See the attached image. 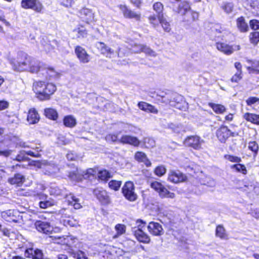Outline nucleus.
Returning <instances> with one entry per match:
<instances>
[{"mask_svg": "<svg viewBox=\"0 0 259 259\" xmlns=\"http://www.w3.org/2000/svg\"><path fill=\"white\" fill-rule=\"evenodd\" d=\"M10 63L14 70L37 73L40 68V62L25 53L18 54L16 60L11 59Z\"/></svg>", "mask_w": 259, "mask_h": 259, "instance_id": "nucleus-1", "label": "nucleus"}, {"mask_svg": "<svg viewBox=\"0 0 259 259\" xmlns=\"http://www.w3.org/2000/svg\"><path fill=\"white\" fill-rule=\"evenodd\" d=\"M56 90L55 84L51 82L36 81L33 84V91L35 93L36 97L41 101L49 100Z\"/></svg>", "mask_w": 259, "mask_h": 259, "instance_id": "nucleus-2", "label": "nucleus"}, {"mask_svg": "<svg viewBox=\"0 0 259 259\" xmlns=\"http://www.w3.org/2000/svg\"><path fill=\"white\" fill-rule=\"evenodd\" d=\"M49 191L51 195L66 198L68 204L73 205L75 209H79L81 207L80 204L78 203V199L71 194H68L66 189H60L58 187L53 186L50 188Z\"/></svg>", "mask_w": 259, "mask_h": 259, "instance_id": "nucleus-3", "label": "nucleus"}, {"mask_svg": "<svg viewBox=\"0 0 259 259\" xmlns=\"http://www.w3.org/2000/svg\"><path fill=\"white\" fill-rule=\"evenodd\" d=\"M98 171V167H95L94 168H89L85 171H82L79 174L78 169L76 167H73V169L69 172L68 177L70 178L77 177L80 176H87L88 177H96L97 176Z\"/></svg>", "mask_w": 259, "mask_h": 259, "instance_id": "nucleus-4", "label": "nucleus"}, {"mask_svg": "<svg viewBox=\"0 0 259 259\" xmlns=\"http://www.w3.org/2000/svg\"><path fill=\"white\" fill-rule=\"evenodd\" d=\"M21 7L25 9H32L40 13L43 9V6L39 0H22Z\"/></svg>", "mask_w": 259, "mask_h": 259, "instance_id": "nucleus-5", "label": "nucleus"}, {"mask_svg": "<svg viewBox=\"0 0 259 259\" xmlns=\"http://www.w3.org/2000/svg\"><path fill=\"white\" fill-rule=\"evenodd\" d=\"M122 193L125 197L131 201H134L137 199V195L134 192V184L131 181L125 183L122 188Z\"/></svg>", "mask_w": 259, "mask_h": 259, "instance_id": "nucleus-6", "label": "nucleus"}, {"mask_svg": "<svg viewBox=\"0 0 259 259\" xmlns=\"http://www.w3.org/2000/svg\"><path fill=\"white\" fill-rule=\"evenodd\" d=\"M93 193L103 205H108L111 203V199L107 192L102 188L95 189L93 191Z\"/></svg>", "mask_w": 259, "mask_h": 259, "instance_id": "nucleus-7", "label": "nucleus"}, {"mask_svg": "<svg viewBox=\"0 0 259 259\" xmlns=\"http://www.w3.org/2000/svg\"><path fill=\"white\" fill-rule=\"evenodd\" d=\"M216 135L221 142L225 143L229 137L235 136V134L232 132L227 126H221L217 131Z\"/></svg>", "mask_w": 259, "mask_h": 259, "instance_id": "nucleus-8", "label": "nucleus"}, {"mask_svg": "<svg viewBox=\"0 0 259 259\" xmlns=\"http://www.w3.org/2000/svg\"><path fill=\"white\" fill-rule=\"evenodd\" d=\"M203 140L197 136H192L187 137L184 141L186 146L190 147L194 149L199 150L201 148Z\"/></svg>", "mask_w": 259, "mask_h": 259, "instance_id": "nucleus-9", "label": "nucleus"}, {"mask_svg": "<svg viewBox=\"0 0 259 259\" xmlns=\"http://www.w3.org/2000/svg\"><path fill=\"white\" fill-rule=\"evenodd\" d=\"M50 238L55 243L68 246L71 245L74 243V240L76 239V238L71 235L65 236H51Z\"/></svg>", "mask_w": 259, "mask_h": 259, "instance_id": "nucleus-10", "label": "nucleus"}, {"mask_svg": "<svg viewBox=\"0 0 259 259\" xmlns=\"http://www.w3.org/2000/svg\"><path fill=\"white\" fill-rule=\"evenodd\" d=\"M118 7L122 12L123 16L125 18L128 19H134L137 21L140 20V13L136 12L129 9L125 5H120L118 6Z\"/></svg>", "mask_w": 259, "mask_h": 259, "instance_id": "nucleus-11", "label": "nucleus"}, {"mask_svg": "<svg viewBox=\"0 0 259 259\" xmlns=\"http://www.w3.org/2000/svg\"><path fill=\"white\" fill-rule=\"evenodd\" d=\"M75 54L80 62L83 64L88 63L90 61V56L86 50L81 46H77L75 49Z\"/></svg>", "mask_w": 259, "mask_h": 259, "instance_id": "nucleus-12", "label": "nucleus"}, {"mask_svg": "<svg viewBox=\"0 0 259 259\" xmlns=\"http://www.w3.org/2000/svg\"><path fill=\"white\" fill-rule=\"evenodd\" d=\"M147 229L149 232L154 236H159L164 234V230L161 225L157 222H150L147 226Z\"/></svg>", "mask_w": 259, "mask_h": 259, "instance_id": "nucleus-13", "label": "nucleus"}, {"mask_svg": "<svg viewBox=\"0 0 259 259\" xmlns=\"http://www.w3.org/2000/svg\"><path fill=\"white\" fill-rule=\"evenodd\" d=\"M79 14L80 18L88 24L95 21L94 13L89 9L82 8Z\"/></svg>", "mask_w": 259, "mask_h": 259, "instance_id": "nucleus-14", "label": "nucleus"}, {"mask_svg": "<svg viewBox=\"0 0 259 259\" xmlns=\"http://www.w3.org/2000/svg\"><path fill=\"white\" fill-rule=\"evenodd\" d=\"M34 225L38 232L45 234L50 233L53 230V228L50 225V223L47 222L37 221L35 222Z\"/></svg>", "mask_w": 259, "mask_h": 259, "instance_id": "nucleus-15", "label": "nucleus"}, {"mask_svg": "<svg viewBox=\"0 0 259 259\" xmlns=\"http://www.w3.org/2000/svg\"><path fill=\"white\" fill-rule=\"evenodd\" d=\"M119 142L124 144H130L134 146H138L140 143L137 138L130 135H123L119 139Z\"/></svg>", "mask_w": 259, "mask_h": 259, "instance_id": "nucleus-16", "label": "nucleus"}, {"mask_svg": "<svg viewBox=\"0 0 259 259\" xmlns=\"http://www.w3.org/2000/svg\"><path fill=\"white\" fill-rule=\"evenodd\" d=\"M39 115L34 108H31L28 111L27 120L29 124H36L39 121Z\"/></svg>", "mask_w": 259, "mask_h": 259, "instance_id": "nucleus-17", "label": "nucleus"}, {"mask_svg": "<svg viewBox=\"0 0 259 259\" xmlns=\"http://www.w3.org/2000/svg\"><path fill=\"white\" fill-rule=\"evenodd\" d=\"M169 103L171 106H175L180 110H185L187 108V105L183 100L182 97L180 96H177L174 98L173 101H170Z\"/></svg>", "mask_w": 259, "mask_h": 259, "instance_id": "nucleus-18", "label": "nucleus"}, {"mask_svg": "<svg viewBox=\"0 0 259 259\" xmlns=\"http://www.w3.org/2000/svg\"><path fill=\"white\" fill-rule=\"evenodd\" d=\"M25 255L26 257L32 259H42L43 257L41 250L38 249L34 250L32 248L28 249L25 252Z\"/></svg>", "mask_w": 259, "mask_h": 259, "instance_id": "nucleus-19", "label": "nucleus"}, {"mask_svg": "<svg viewBox=\"0 0 259 259\" xmlns=\"http://www.w3.org/2000/svg\"><path fill=\"white\" fill-rule=\"evenodd\" d=\"M135 236L137 239L141 242L144 243H149L150 242V238L148 235L140 229H137L135 231Z\"/></svg>", "mask_w": 259, "mask_h": 259, "instance_id": "nucleus-20", "label": "nucleus"}, {"mask_svg": "<svg viewBox=\"0 0 259 259\" xmlns=\"http://www.w3.org/2000/svg\"><path fill=\"white\" fill-rule=\"evenodd\" d=\"M133 51L135 53H140L143 52L146 54L153 57H155L156 56V54L154 51L151 50L150 48L142 45H136L133 49Z\"/></svg>", "mask_w": 259, "mask_h": 259, "instance_id": "nucleus-21", "label": "nucleus"}, {"mask_svg": "<svg viewBox=\"0 0 259 259\" xmlns=\"http://www.w3.org/2000/svg\"><path fill=\"white\" fill-rule=\"evenodd\" d=\"M217 49L226 55H230L234 52L233 46L223 42H217L215 45Z\"/></svg>", "mask_w": 259, "mask_h": 259, "instance_id": "nucleus-22", "label": "nucleus"}, {"mask_svg": "<svg viewBox=\"0 0 259 259\" xmlns=\"http://www.w3.org/2000/svg\"><path fill=\"white\" fill-rule=\"evenodd\" d=\"M98 49L102 54L105 55L107 57L111 58V56L114 54V51L112 49L102 42L98 43Z\"/></svg>", "mask_w": 259, "mask_h": 259, "instance_id": "nucleus-23", "label": "nucleus"}, {"mask_svg": "<svg viewBox=\"0 0 259 259\" xmlns=\"http://www.w3.org/2000/svg\"><path fill=\"white\" fill-rule=\"evenodd\" d=\"M135 158L139 162H143L147 167L151 165L150 161L148 159L146 155L142 152H136L135 155Z\"/></svg>", "mask_w": 259, "mask_h": 259, "instance_id": "nucleus-24", "label": "nucleus"}, {"mask_svg": "<svg viewBox=\"0 0 259 259\" xmlns=\"http://www.w3.org/2000/svg\"><path fill=\"white\" fill-rule=\"evenodd\" d=\"M236 25L237 28L241 32H246L249 30L248 24L243 17H240L237 19Z\"/></svg>", "mask_w": 259, "mask_h": 259, "instance_id": "nucleus-25", "label": "nucleus"}, {"mask_svg": "<svg viewBox=\"0 0 259 259\" xmlns=\"http://www.w3.org/2000/svg\"><path fill=\"white\" fill-rule=\"evenodd\" d=\"M46 78L49 79H55L60 77L61 74L52 67H47L45 69Z\"/></svg>", "mask_w": 259, "mask_h": 259, "instance_id": "nucleus-26", "label": "nucleus"}, {"mask_svg": "<svg viewBox=\"0 0 259 259\" xmlns=\"http://www.w3.org/2000/svg\"><path fill=\"white\" fill-rule=\"evenodd\" d=\"M190 11V6L189 4L186 1H184L179 5L177 12L181 15L183 16L185 15L187 13L189 12Z\"/></svg>", "mask_w": 259, "mask_h": 259, "instance_id": "nucleus-27", "label": "nucleus"}, {"mask_svg": "<svg viewBox=\"0 0 259 259\" xmlns=\"http://www.w3.org/2000/svg\"><path fill=\"white\" fill-rule=\"evenodd\" d=\"M243 118L247 121L253 124H259V115L250 113H246L243 115Z\"/></svg>", "mask_w": 259, "mask_h": 259, "instance_id": "nucleus-28", "label": "nucleus"}, {"mask_svg": "<svg viewBox=\"0 0 259 259\" xmlns=\"http://www.w3.org/2000/svg\"><path fill=\"white\" fill-rule=\"evenodd\" d=\"M64 125L68 127H73L76 124V120L72 115H67L64 117Z\"/></svg>", "mask_w": 259, "mask_h": 259, "instance_id": "nucleus-29", "label": "nucleus"}, {"mask_svg": "<svg viewBox=\"0 0 259 259\" xmlns=\"http://www.w3.org/2000/svg\"><path fill=\"white\" fill-rule=\"evenodd\" d=\"M208 105L217 114H223L226 110V107L221 104L209 103Z\"/></svg>", "mask_w": 259, "mask_h": 259, "instance_id": "nucleus-30", "label": "nucleus"}, {"mask_svg": "<svg viewBox=\"0 0 259 259\" xmlns=\"http://www.w3.org/2000/svg\"><path fill=\"white\" fill-rule=\"evenodd\" d=\"M44 113L45 116L50 119L55 120L58 118V113L56 110L53 108H46L45 109Z\"/></svg>", "mask_w": 259, "mask_h": 259, "instance_id": "nucleus-31", "label": "nucleus"}, {"mask_svg": "<svg viewBox=\"0 0 259 259\" xmlns=\"http://www.w3.org/2000/svg\"><path fill=\"white\" fill-rule=\"evenodd\" d=\"M10 135V138L8 139V142H10L11 144L9 146H11L13 144H15L16 146L19 145L22 147H26L27 146L26 145L25 142L20 141V139L15 136Z\"/></svg>", "mask_w": 259, "mask_h": 259, "instance_id": "nucleus-32", "label": "nucleus"}, {"mask_svg": "<svg viewBox=\"0 0 259 259\" xmlns=\"http://www.w3.org/2000/svg\"><path fill=\"white\" fill-rule=\"evenodd\" d=\"M73 32L76 34L78 38L86 37L88 35V31L82 26H79L78 28L74 29Z\"/></svg>", "mask_w": 259, "mask_h": 259, "instance_id": "nucleus-33", "label": "nucleus"}, {"mask_svg": "<svg viewBox=\"0 0 259 259\" xmlns=\"http://www.w3.org/2000/svg\"><path fill=\"white\" fill-rule=\"evenodd\" d=\"M248 149L251 151L250 156L252 155L255 157L257 154L258 150V144L255 141H251L248 143L247 146Z\"/></svg>", "mask_w": 259, "mask_h": 259, "instance_id": "nucleus-34", "label": "nucleus"}, {"mask_svg": "<svg viewBox=\"0 0 259 259\" xmlns=\"http://www.w3.org/2000/svg\"><path fill=\"white\" fill-rule=\"evenodd\" d=\"M248 62L251 63V67H247V69L249 72H255L259 74V68H256L259 66V61L256 60H248Z\"/></svg>", "mask_w": 259, "mask_h": 259, "instance_id": "nucleus-35", "label": "nucleus"}, {"mask_svg": "<svg viewBox=\"0 0 259 259\" xmlns=\"http://www.w3.org/2000/svg\"><path fill=\"white\" fill-rule=\"evenodd\" d=\"M216 236L221 239H227V235L224 228L222 225H219L217 227L215 230Z\"/></svg>", "mask_w": 259, "mask_h": 259, "instance_id": "nucleus-36", "label": "nucleus"}, {"mask_svg": "<svg viewBox=\"0 0 259 259\" xmlns=\"http://www.w3.org/2000/svg\"><path fill=\"white\" fill-rule=\"evenodd\" d=\"M4 129L0 128V143H3L6 145L7 146H9L10 145V142H8V139L10 138V135H5Z\"/></svg>", "mask_w": 259, "mask_h": 259, "instance_id": "nucleus-37", "label": "nucleus"}, {"mask_svg": "<svg viewBox=\"0 0 259 259\" xmlns=\"http://www.w3.org/2000/svg\"><path fill=\"white\" fill-rule=\"evenodd\" d=\"M163 14L158 15L157 17L155 15H152L149 17V20L150 23L153 25L154 27L158 26L159 23H160V19H163Z\"/></svg>", "mask_w": 259, "mask_h": 259, "instance_id": "nucleus-38", "label": "nucleus"}, {"mask_svg": "<svg viewBox=\"0 0 259 259\" xmlns=\"http://www.w3.org/2000/svg\"><path fill=\"white\" fill-rule=\"evenodd\" d=\"M63 223L65 226H69L73 227H76L79 226L78 222L70 216L67 219H64Z\"/></svg>", "mask_w": 259, "mask_h": 259, "instance_id": "nucleus-39", "label": "nucleus"}, {"mask_svg": "<svg viewBox=\"0 0 259 259\" xmlns=\"http://www.w3.org/2000/svg\"><path fill=\"white\" fill-rule=\"evenodd\" d=\"M159 195L162 198H168L171 199H174L176 196L174 193L168 191L165 188L160 191Z\"/></svg>", "mask_w": 259, "mask_h": 259, "instance_id": "nucleus-40", "label": "nucleus"}, {"mask_svg": "<svg viewBox=\"0 0 259 259\" xmlns=\"http://www.w3.org/2000/svg\"><path fill=\"white\" fill-rule=\"evenodd\" d=\"M159 195L162 198H168L171 199H174L176 196L174 193L168 191L165 188L160 191Z\"/></svg>", "mask_w": 259, "mask_h": 259, "instance_id": "nucleus-41", "label": "nucleus"}, {"mask_svg": "<svg viewBox=\"0 0 259 259\" xmlns=\"http://www.w3.org/2000/svg\"><path fill=\"white\" fill-rule=\"evenodd\" d=\"M55 201L53 199H50L46 201H41L39 203V206L40 208L46 209L48 207L54 206L55 204Z\"/></svg>", "mask_w": 259, "mask_h": 259, "instance_id": "nucleus-42", "label": "nucleus"}, {"mask_svg": "<svg viewBox=\"0 0 259 259\" xmlns=\"http://www.w3.org/2000/svg\"><path fill=\"white\" fill-rule=\"evenodd\" d=\"M121 183V181L112 180L109 182L108 185L110 189L117 191L120 187Z\"/></svg>", "mask_w": 259, "mask_h": 259, "instance_id": "nucleus-43", "label": "nucleus"}, {"mask_svg": "<svg viewBox=\"0 0 259 259\" xmlns=\"http://www.w3.org/2000/svg\"><path fill=\"white\" fill-rule=\"evenodd\" d=\"M98 178H110L112 176L111 175L110 172L106 169H99L98 168V171L97 173Z\"/></svg>", "mask_w": 259, "mask_h": 259, "instance_id": "nucleus-44", "label": "nucleus"}, {"mask_svg": "<svg viewBox=\"0 0 259 259\" xmlns=\"http://www.w3.org/2000/svg\"><path fill=\"white\" fill-rule=\"evenodd\" d=\"M249 39L251 43L256 45L259 42V32H251L249 35Z\"/></svg>", "mask_w": 259, "mask_h": 259, "instance_id": "nucleus-45", "label": "nucleus"}, {"mask_svg": "<svg viewBox=\"0 0 259 259\" xmlns=\"http://www.w3.org/2000/svg\"><path fill=\"white\" fill-rule=\"evenodd\" d=\"M231 168L237 172H241L243 174H246L247 170L245 165L241 164H234L231 166Z\"/></svg>", "mask_w": 259, "mask_h": 259, "instance_id": "nucleus-46", "label": "nucleus"}, {"mask_svg": "<svg viewBox=\"0 0 259 259\" xmlns=\"http://www.w3.org/2000/svg\"><path fill=\"white\" fill-rule=\"evenodd\" d=\"M166 171V168L163 165H159L154 169L155 174L158 177H162Z\"/></svg>", "mask_w": 259, "mask_h": 259, "instance_id": "nucleus-47", "label": "nucleus"}, {"mask_svg": "<svg viewBox=\"0 0 259 259\" xmlns=\"http://www.w3.org/2000/svg\"><path fill=\"white\" fill-rule=\"evenodd\" d=\"M71 212L70 209L67 208H62L59 210L58 212V214L61 215L63 220L64 219H67L70 216Z\"/></svg>", "mask_w": 259, "mask_h": 259, "instance_id": "nucleus-48", "label": "nucleus"}, {"mask_svg": "<svg viewBox=\"0 0 259 259\" xmlns=\"http://www.w3.org/2000/svg\"><path fill=\"white\" fill-rule=\"evenodd\" d=\"M153 9L158 15H161L163 9V5L160 2L155 3L153 5Z\"/></svg>", "mask_w": 259, "mask_h": 259, "instance_id": "nucleus-49", "label": "nucleus"}, {"mask_svg": "<svg viewBox=\"0 0 259 259\" xmlns=\"http://www.w3.org/2000/svg\"><path fill=\"white\" fill-rule=\"evenodd\" d=\"M118 236L124 234L126 231V227L122 224H117L115 227Z\"/></svg>", "mask_w": 259, "mask_h": 259, "instance_id": "nucleus-50", "label": "nucleus"}, {"mask_svg": "<svg viewBox=\"0 0 259 259\" xmlns=\"http://www.w3.org/2000/svg\"><path fill=\"white\" fill-rule=\"evenodd\" d=\"M151 186L155 191H157L159 194L160 191L164 188L160 183L156 181L151 183Z\"/></svg>", "mask_w": 259, "mask_h": 259, "instance_id": "nucleus-51", "label": "nucleus"}, {"mask_svg": "<svg viewBox=\"0 0 259 259\" xmlns=\"http://www.w3.org/2000/svg\"><path fill=\"white\" fill-rule=\"evenodd\" d=\"M225 158L226 159L232 162L238 163L241 161V159L240 157L231 155H226L225 156Z\"/></svg>", "mask_w": 259, "mask_h": 259, "instance_id": "nucleus-52", "label": "nucleus"}, {"mask_svg": "<svg viewBox=\"0 0 259 259\" xmlns=\"http://www.w3.org/2000/svg\"><path fill=\"white\" fill-rule=\"evenodd\" d=\"M234 6L231 3H227L223 7V9L227 13H230L233 10Z\"/></svg>", "mask_w": 259, "mask_h": 259, "instance_id": "nucleus-53", "label": "nucleus"}, {"mask_svg": "<svg viewBox=\"0 0 259 259\" xmlns=\"http://www.w3.org/2000/svg\"><path fill=\"white\" fill-rule=\"evenodd\" d=\"M12 214H13V211L11 210H9L6 211L2 212V216L4 219L8 221H11V220L12 221H15V220L13 219H9V218H10L11 217Z\"/></svg>", "mask_w": 259, "mask_h": 259, "instance_id": "nucleus-54", "label": "nucleus"}, {"mask_svg": "<svg viewBox=\"0 0 259 259\" xmlns=\"http://www.w3.org/2000/svg\"><path fill=\"white\" fill-rule=\"evenodd\" d=\"M160 20V24H161V26L163 27L164 30L166 32H169L170 30L169 23L166 21L164 18Z\"/></svg>", "mask_w": 259, "mask_h": 259, "instance_id": "nucleus-55", "label": "nucleus"}, {"mask_svg": "<svg viewBox=\"0 0 259 259\" xmlns=\"http://www.w3.org/2000/svg\"><path fill=\"white\" fill-rule=\"evenodd\" d=\"M105 139L108 142H115L117 141H119V140L118 139V135L115 134L107 135L105 137Z\"/></svg>", "mask_w": 259, "mask_h": 259, "instance_id": "nucleus-56", "label": "nucleus"}, {"mask_svg": "<svg viewBox=\"0 0 259 259\" xmlns=\"http://www.w3.org/2000/svg\"><path fill=\"white\" fill-rule=\"evenodd\" d=\"M242 78V73L241 72H237L231 78V81L234 82H238Z\"/></svg>", "mask_w": 259, "mask_h": 259, "instance_id": "nucleus-57", "label": "nucleus"}, {"mask_svg": "<svg viewBox=\"0 0 259 259\" xmlns=\"http://www.w3.org/2000/svg\"><path fill=\"white\" fill-rule=\"evenodd\" d=\"M39 148H37L36 147L35 148L36 150V152H33L31 151H25V154L26 155H30L32 157H40V153H39V151H41V150H38Z\"/></svg>", "mask_w": 259, "mask_h": 259, "instance_id": "nucleus-58", "label": "nucleus"}, {"mask_svg": "<svg viewBox=\"0 0 259 259\" xmlns=\"http://www.w3.org/2000/svg\"><path fill=\"white\" fill-rule=\"evenodd\" d=\"M25 151H21L20 153L17 155L16 157V160L18 161H24L26 159L27 157H26Z\"/></svg>", "mask_w": 259, "mask_h": 259, "instance_id": "nucleus-59", "label": "nucleus"}, {"mask_svg": "<svg viewBox=\"0 0 259 259\" xmlns=\"http://www.w3.org/2000/svg\"><path fill=\"white\" fill-rule=\"evenodd\" d=\"M74 259H87L84 253L81 251H78L74 253Z\"/></svg>", "mask_w": 259, "mask_h": 259, "instance_id": "nucleus-60", "label": "nucleus"}, {"mask_svg": "<svg viewBox=\"0 0 259 259\" xmlns=\"http://www.w3.org/2000/svg\"><path fill=\"white\" fill-rule=\"evenodd\" d=\"M250 26L252 29L257 30L259 29V21L256 20H252L249 22Z\"/></svg>", "mask_w": 259, "mask_h": 259, "instance_id": "nucleus-61", "label": "nucleus"}, {"mask_svg": "<svg viewBox=\"0 0 259 259\" xmlns=\"http://www.w3.org/2000/svg\"><path fill=\"white\" fill-rule=\"evenodd\" d=\"M169 176L170 177H175L177 178H183L182 174L179 171L171 170L169 173Z\"/></svg>", "mask_w": 259, "mask_h": 259, "instance_id": "nucleus-62", "label": "nucleus"}, {"mask_svg": "<svg viewBox=\"0 0 259 259\" xmlns=\"http://www.w3.org/2000/svg\"><path fill=\"white\" fill-rule=\"evenodd\" d=\"M61 5L66 7H71L74 3L73 0H60Z\"/></svg>", "mask_w": 259, "mask_h": 259, "instance_id": "nucleus-63", "label": "nucleus"}, {"mask_svg": "<svg viewBox=\"0 0 259 259\" xmlns=\"http://www.w3.org/2000/svg\"><path fill=\"white\" fill-rule=\"evenodd\" d=\"M257 102H259V99L256 97H250L246 100L248 105H251Z\"/></svg>", "mask_w": 259, "mask_h": 259, "instance_id": "nucleus-64", "label": "nucleus"}]
</instances>
